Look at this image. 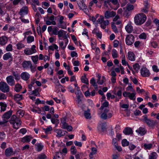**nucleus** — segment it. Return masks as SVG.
<instances>
[{
	"instance_id": "f257e3e1",
	"label": "nucleus",
	"mask_w": 159,
	"mask_h": 159,
	"mask_svg": "<svg viewBox=\"0 0 159 159\" xmlns=\"http://www.w3.org/2000/svg\"><path fill=\"white\" fill-rule=\"evenodd\" d=\"M146 19V16L144 14L140 13L135 16L134 22L136 25H140L144 23Z\"/></svg>"
},
{
	"instance_id": "f03ea898",
	"label": "nucleus",
	"mask_w": 159,
	"mask_h": 159,
	"mask_svg": "<svg viewBox=\"0 0 159 159\" xmlns=\"http://www.w3.org/2000/svg\"><path fill=\"white\" fill-rule=\"evenodd\" d=\"M9 122L11 124L13 125V128L16 129L19 128L21 124V122L19 119L14 115L11 116Z\"/></svg>"
},
{
	"instance_id": "7ed1b4c3",
	"label": "nucleus",
	"mask_w": 159,
	"mask_h": 159,
	"mask_svg": "<svg viewBox=\"0 0 159 159\" xmlns=\"http://www.w3.org/2000/svg\"><path fill=\"white\" fill-rule=\"evenodd\" d=\"M104 16L101 15L97 21V22L101 24V27L103 29H105L106 28V26L108 25L109 24L108 20H104Z\"/></svg>"
},
{
	"instance_id": "20e7f679",
	"label": "nucleus",
	"mask_w": 159,
	"mask_h": 159,
	"mask_svg": "<svg viewBox=\"0 0 159 159\" xmlns=\"http://www.w3.org/2000/svg\"><path fill=\"white\" fill-rule=\"evenodd\" d=\"M36 47L35 46L33 45L30 48H26L24 50V52L25 54L27 55H31L36 52Z\"/></svg>"
},
{
	"instance_id": "39448f33",
	"label": "nucleus",
	"mask_w": 159,
	"mask_h": 159,
	"mask_svg": "<svg viewBox=\"0 0 159 159\" xmlns=\"http://www.w3.org/2000/svg\"><path fill=\"white\" fill-rule=\"evenodd\" d=\"M143 120L150 127H154L157 122L156 120H151L148 119L146 116H144Z\"/></svg>"
},
{
	"instance_id": "423d86ee",
	"label": "nucleus",
	"mask_w": 159,
	"mask_h": 159,
	"mask_svg": "<svg viewBox=\"0 0 159 159\" xmlns=\"http://www.w3.org/2000/svg\"><path fill=\"white\" fill-rule=\"evenodd\" d=\"M0 90L3 93L9 92L10 88L8 84L5 82H0Z\"/></svg>"
},
{
	"instance_id": "0eeeda50",
	"label": "nucleus",
	"mask_w": 159,
	"mask_h": 159,
	"mask_svg": "<svg viewBox=\"0 0 159 159\" xmlns=\"http://www.w3.org/2000/svg\"><path fill=\"white\" fill-rule=\"evenodd\" d=\"M134 37L131 34L127 35L125 39L126 44L128 45H132L134 42Z\"/></svg>"
},
{
	"instance_id": "6e6552de",
	"label": "nucleus",
	"mask_w": 159,
	"mask_h": 159,
	"mask_svg": "<svg viewBox=\"0 0 159 159\" xmlns=\"http://www.w3.org/2000/svg\"><path fill=\"white\" fill-rule=\"evenodd\" d=\"M135 95L136 93L135 92L131 93L130 92L125 91L123 93V95L124 97H128L130 99L133 100H134L135 99Z\"/></svg>"
},
{
	"instance_id": "1a4fd4ad",
	"label": "nucleus",
	"mask_w": 159,
	"mask_h": 159,
	"mask_svg": "<svg viewBox=\"0 0 159 159\" xmlns=\"http://www.w3.org/2000/svg\"><path fill=\"white\" fill-rule=\"evenodd\" d=\"M141 75L143 77H148L150 75L148 70L146 67L142 68L140 70Z\"/></svg>"
},
{
	"instance_id": "9d476101",
	"label": "nucleus",
	"mask_w": 159,
	"mask_h": 159,
	"mask_svg": "<svg viewBox=\"0 0 159 159\" xmlns=\"http://www.w3.org/2000/svg\"><path fill=\"white\" fill-rule=\"evenodd\" d=\"M6 81L7 84L10 86H12L15 85V81L12 75L8 76L6 78Z\"/></svg>"
},
{
	"instance_id": "9b49d317",
	"label": "nucleus",
	"mask_w": 159,
	"mask_h": 159,
	"mask_svg": "<svg viewBox=\"0 0 159 159\" xmlns=\"http://www.w3.org/2000/svg\"><path fill=\"white\" fill-rule=\"evenodd\" d=\"M55 131L57 133L56 136L59 137L64 136L66 133H68L67 131L61 129H57L55 130Z\"/></svg>"
},
{
	"instance_id": "f8f14e48",
	"label": "nucleus",
	"mask_w": 159,
	"mask_h": 159,
	"mask_svg": "<svg viewBox=\"0 0 159 159\" xmlns=\"http://www.w3.org/2000/svg\"><path fill=\"white\" fill-rule=\"evenodd\" d=\"M116 15L115 12L113 11H106L104 14V17L106 19H109L110 17H112L115 16Z\"/></svg>"
},
{
	"instance_id": "ddd939ff",
	"label": "nucleus",
	"mask_w": 159,
	"mask_h": 159,
	"mask_svg": "<svg viewBox=\"0 0 159 159\" xmlns=\"http://www.w3.org/2000/svg\"><path fill=\"white\" fill-rule=\"evenodd\" d=\"M12 111L11 110L7 112L2 115V118L3 119L8 121V120L10 117L12 115Z\"/></svg>"
},
{
	"instance_id": "4468645a",
	"label": "nucleus",
	"mask_w": 159,
	"mask_h": 159,
	"mask_svg": "<svg viewBox=\"0 0 159 159\" xmlns=\"http://www.w3.org/2000/svg\"><path fill=\"white\" fill-rule=\"evenodd\" d=\"M125 29L128 33H132L133 31V28L132 25V23L131 22H129L125 26Z\"/></svg>"
},
{
	"instance_id": "2eb2a0df",
	"label": "nucleus",
	"mask_w": 159,
	"mask_h": 159,
	"mask_svg": "<svg viewBox=\"0 0 159 159\" xmlns=\"http://www.w3.org/2000/svg\"><path fill=\"white\" fill-rule=\"evenodd\" d=\"M112 116V114L111 113H109L107 114L106 113H102L100 116V117L102 119L106 120L111 118Z\"/></svg>"
},
{
	"instance_id": "dca6fc26",
	"label": "nucleus",
	"mask_w": 159,
	"mask_h": 159,
	"mask_svg": "<svg viewBox=\"0 0 159 159\" xmlns=\"http://www.w3.org/2000/svg\"><path fill=\"white\" fill-rule=\"evenodd\" d=\"M8 41V39L5 36L0 37V45L2 46L5 45Z\"/></svg>"
},
{
	"instance_id": "f3484780",
	"label": "nucleus",
	"mask_w": 159,
	"mask_h": 159,
	"mask_svg": "<svg viewBox=\"0 0 159 159\" xmlns=\"http://www.w3.org/2000/svg\"><path fill=\"white\" fill-rule=\"evenodd\" d=\"M28 13V8L26 6H25L22 7L20 10L19 12V14L21 16H23L27 14Z\"/></svg>"
},
{
	"instance_id": "a211bd4d",
	"label": "nucleus",
	"mask_w": 159,
	"mask_h": 159,
	"mask_svg": "<svg viewBox=\"0 0 159 159\" xmlns=\"http://www.w3.org/2000/svg\"><path fill=\"white\" fill-rule=\"evenodd\" d=\"M21 77L23 80L26 81L29 79L30 75L28 73L25 72L21 74Z\"/></svg>"
},
{
	"instance_id": "6ab92c4d",
	"label": "nucleus",
	"mask_w": 159,
	"mask_h": 159,
	"mask_svg": "<svg viewBox=\"0 0 159 159\" xmlns=\"http://www.w3.org/2000/svg\"><path fill=\"white\" fill-rule=\"evenodd\" d=\"M136 131L140 135H143L146 133L147 130L144 128L140 127L138 129L136 130Z\"/></svg>"
},
{
	"instance_id": "aec40b11",
	"label": "nucleus",
	"mask_w": 159,
	"mask_h": 159,
	"mask_svg": "<svg viewBox=\"0 0 159 159\" xmlns=\"http://www.w3.org/2000/svg\"><path fill=\"white\" fill-rule=\"evenodd\" d=\"M31 64V62L30 61H24L22 64V67L26 69L29 68Z\"/></svg>"
},
{
	"instance_id": "412c9836",
	"label": "nucleus",
	"mask_w": 159,
	"mask_h": 159,
	"mask_svg": "<svg viewBox=\"0 0 159 159\" xmlns=\"http://www.w3.org/2000/svg\"><path fill=\"white\" fill-rule=\"evenodd\" d=\"M77 4L80 9L84 10L86 9L87 6L85 4L83 0L80 1Z\"/></svg>"
},
{
	"instance_id": "4be33fe9",
	"label": "nucleus",
	"mask_w": 159,
	"mask_h": 159,
	"mask_svg": "<svg viewBox=\"0 0 159 159\" xmlns=\"http://www.w3.org/2000/svg\"><path fill=\"white\" fill-rule=\"evenodd\" d=\"M13 151L11 148H7L5 151V154L7 156H9L12 155Z\"/></svg>"
},
{
	"instance_id": "5701e85b",
	"label": "nucleus",
	"mask_w": 159,
	"mask_h": 159,
	"mask_svg": "<svg viewBox=\"0 0 159 159\" xmlns=\"http://www.w3.org/2000/svg\"><path fill=\"white\" fill-rule=\"evenodd\" d=\"M128 58L129 60L133 61L135 60V55L131 52H129L128 53Z\"/></svg>"
},
{
	"instance_id": "b1692460",
	"label": "nucleus",
	"mask_w": 159,
	"mask_h": 159,
	"mask_svg": "<svg viewBox=\"0 0 159 159\" xmlns=\"http://www.w3.org/2000/svg\"><path fill=\"white\" fill-rule=\"evenodd\" d=\"M91 150V152L90 153V154L89 155L90 159H92L93 158V155L96 154L97 152V149L94 147H92Z\"/></svg>"
},
{
	"instance_id": "393cba45",
	"label": "nucleus",
	"mask_w": 159,
	"mask_h": 159,
	"mask_svg": "<svg viewBox=\"0 0 159 159\" xmlns=\"http://www.w3.org/2000/svg\"><path fill=\"white\" fill-rule=\"evenodd\" d=\"M123 133L126 135H129L133 133L131 128L129 127L126 128L123 130Z\"/></svg>"
},
{
	"instance_id": "a878e982",
	"label": "nucleus",
	"mask_w": 159,
	"mask_h": 159,
	"mask_svg": "<svg viewBox=\"0 0 159 159\" xmlns=\"http://www.w3.org/2000/svg\"><path fill=\"white\" fill-rule=\"evenodd\" d=\"M32 137L30 136H26L22 139L21 141L23 143L29 142Z\"/></svg>"
},
{
	"instance_id": "bb28decb",
	"label": "nucleus",
	"mask_w": 159,
	"mask_h": 159,
	"mask_svg": "<svg viewBox=\"0 0 159 159\" xmlns=\"http://www.w3.org/2000/svg\"><path fill=\"white\" fill-rule=\"evenodd\" d=\"M81 81L82 83H85L87 84H89V80L86 77V75L85 74H84V76H81Z\"/></svg>"
},
{
	"instance_id": "cd10ccee",
	"label": "nucleus",
	"mask_w": 159,
	"mask_h": 159,
	"mask_svg": "<svg viewBox=\"0 0 159 159\" xmlns=\"http://www.w3.org/2000/svg\"><path fill=\"white\" fill-rule=\"evenodd\" d=\"M11 57V54L10 52L5 54L3 56V58L4 60H7Z\"/></svg>"
},
{
	"instance_id": "c85d7f7f",
	"label": "nucleus",
	"mask_w": 159,
	"mask_h": 159,
	"mask_svg": "<svg viewBox=\"0 0 159 159\" xmlns=\"http://www.w3.org/2000/svg\"><path fill=\"white\" fill-rule=\"evenodd\" d=\"M0 106H1V111H4L6 110L7 107V105L4 102H0Z\"/></svg>"
},
{
	"instance_id": "c756f323",
	"label": "nucleus",
	"mask_w": 159,
	"mask_h": 159,
	"mask_svg": "<svg viewBox=\"0 0 159 159\" xmlns=\"http://www.w3.org/2000/svg\"><path fill=\"white\" fill-rule=\"evenodd\" d=\"M22 89V87L21 85L18 83L16 84L15 85L14 90L16 92H18Z\"/></svg>"
},
{
	"instance_id": "7c9ffc66",
	"label": "nucleus",
	"mask_w": 159,
	"mask_h": 159,
	"mask_svg": "<svg viewBox=\"0 0 159 159\" xmlns=\"http://www.w3.org/2000/svg\"><path fill=\"white\" fill-rule=\"evenodd\" d=\"M89 112L90 110L89 109H88L87 111H84V116L86 119L90 118L91 117Z\"/></svg>"
},
{
	"instance_id": "2f4dec72",
	"label": "nucleus",
	"mask_w": 159,
	"mask_h": 159,
	"mask_svg": "<svg viewBox=\"0 0 159 159\" xmlns=\"http://www.w3.org/2000/svg\"><path fill=\"white\" fill-rule=\"evenodd\" d=\"M64 121L61 122V124H62L61 128L64 129H66L67 127H68V125L65 122L66 119L65 118H63Z\"/></svg>"
},
{
	"instance_id": "473e14b6",
	"label": "nucleus",
	"mask_w": 159,
	"mask_h": 159,
	"mask_svg": "<svg viewBox=\"0 0 159 159\" xmlns=\"http://www.w3.org/2000/svg\"><path fill=\"white\" fill-rule=\"evenodd\" d=\"M157 154L155 152H153L150 154L149 156V159H157Z\"/></svg>"
},
{
	"instance_id": "72a5a7b5",
	"label": "nucleus",
	"mask_w": 159,
	"mask_h": 159,
	"mask_svg": "<svg viewBox=\"0 0 159 159\" xmlns=\"http://www.w3.org/2000/svg\"><path fill=\"white\" fill-rule=\"evenodd\" d=\"M111 54L113 58H115L118 57V52L115 49H112Z\"/></svg>"
},
{
	"instance_id": "f704fd0d",
	"label": "nucleus",
	"mask_w": 159,
	"mask_h": 159,
	"mask_svg": "<svg viewBox=\"0 0 159 159\" xmlns=\"http://www.w3.org/2000/svg\"><path fill=\"white\" fill-rule=\"evenodd\" d=\"M55 82H53L55 84V87L56 88H59L61 87H62V85L60 84L59 80L57 78L55 79Z\"/></svg>"
},
{
	"instance_id": "c9c22d12",
	"label": "nucleus",
	"mask_w": 159,
	"mask_h": 159,
	"mask_svg": "<svg viewBox=\"0 0 159 159\" xmlns=\"http://www.w3.org/2000/svg\"><path fill=\"white\" fill-rule=\"evenodd\" d=\"M12 75L15 77V79L16 80H19L20 79V76L19 74L16 72L14 71H12Z\"/></svg>"
},
{
	"instance_id": "e433bc0d",
	"label": "nucleus",
	"mask_w": 159,
	"mask_h": 159,
	"mask_svg": "<svg viewBox=\"0 0 159 159\" xmlns=\"http://www.w3.org/2000/svg\"><path fill=\"white\" fill-rule=\"evenodd\" d=\"M38 55L32 56L31 57V59L34 64H36L37 63V61L38 60Z\"/></svg>"
},
{
	"instance_id": "4c0bfd02",
	"label": "nucleus",
	"mask_w": 159,
	"mask_h": 159,
	"mask_svg": "<svg viewBox=\"0 0 159 159\" xmlns=\"http://www.w3.org/2000/svg\"><path fill=\"white\" fill-rule=\"evenodd\" d=\"M35 145L36 147V148L38 151H40L42 149L43 146L41 145V143H37Z\"/></svg>"
},
{
	"instance_id": "58836bf2",
	"label": "nucleus",
	"mask_w": 159,
	"mask_h": 159,
	"mask_svg": "<svg viewBox=\"0 0 159 159\" xmlns=\"http://www.w3.org/2000/svg\"><path fill=\"white\" fill-rule=\"evenodd\" d=\"M122 145L123 147L128 146L129 144V143L125 139H124L121 141Z\"/></svg>"
},
{
	"instance_id": "ea45409f",
	"label": "nucleus",
	"mask_w": 159,
	"mask_h": 159,
	"mask_svg": "<svg viewBox=\"0 0 159 159\" xmlns=\"http://www.w3.org/2000/svg\"><path fill=\"white\" fill-rule=\"evenodd\" d=\"M14 97L15 99L17 101L21 100L22 98V95L19 94H17L15 95Z\"/></svg>"
},
{
	"instance_id": "a19ab883",
	"label": "nucleus",
	"mask_w": 159,
	"mask_h": 159,
	"mask_svg": "<svg viewBox=\"0 0 159 159\" xmlns=\"http://www.w3.org/2000/svg\"><path fill=\"white\" fill-rule=\"evenodd\" d=\"M109 105V103L108 102L106 101L104 102L102 106L99 108V109L101 110H102L104 109V107H108Z\"/></svg>"
},
{
	"instance_id": "79ce46f5",
	"label": "nucleus",
	"mask_w": 159,
	"mask_h": 159,
	"mask_svg": "<svg viewBox=\"0 0 159 159\" xmlns=\"http://www.w3.org/2000/svg\"><path fill=\"white\" fill-rule=\"evenodd\" d=\"M111 25L112 28L114 32L115 33H118V31L117 28H116L115 25V23L114 22H112L111 23Z\"/></svg>"
},
{
	"instance_id": "37998d69",
	"label": "nucleus",
	"mask_w": 159,
	"mask_h": 159,
	"mask_svg": "<svg viewBox=\"0 0 159 159\" xmlns=\"http://www.w3.org/2000/svg\"><path fill=\"white\" fill-rule=\"evenodd\" d=\"M34 40V38L33 36H28L27 39V42L28 43H30L33 42Z\"/></svg>"
},
{
	"instance_id": "c03bdc74",
	"label": "nucleus",
	"mask_w": 159,
	"mask_h": 159,
	"mask_svg": "<svg viewBox=\"0 0 159 159\" xmlns=\"http://www.w3.org/2000/svg\"><path fill=\"white\" fill-rule=\"evenodd\" d=\"M70 151L72 154H75L77 152V150L75 147L74 146H72L70 148Z\"/></svg>"
},
{
	"instance_id": "a18cd8bd",
	"label": "nucleus",
	"mask_w": 159,
	"mask_h": 159,
	"mask_svg": "<svg viewBox=\"0 0 159 159\" xmlns=\"http://www.w3.org/2000/svg\"><path fill=\"white\" fill-rule=\"evenodd\" d=\"M24 111L23 110L20 109L17 112V114H19V117L23 116L24 114Z\"/></svg>"
},
{
	"instance_id": "49530a36",
	"label": "nucleus",
	"mask_w": 159,
	"mask_h": 159,
	"mask_svg": "<svg viewBox=\"0 0 159 159\" xmlns=\"http://www.w3.org/2000/svg\"><path fill=\"white\" fill-rule=\"evenodd\" d=\"M126 90L127 91H131L133 92H135V90L133 89L131 84L126 88Z\"/></svg>"
},
{
	"instance_id": "de8ad7c7",
	"label": "nucleus",
	"mask_w": 159,
	"mask_h": 159,
	"mask_svg": "<svg viewBox=\"0 0 159 159\" xmlns=\"http://www.w3.org/2000/svg\"><path fill=\"white\" fill-rule=\"evenodd\" d=\"M82 96H77V100L76 101L77 102V103L78 104L79 106L82 103V100L81 99V98Z\"/></svg>"
},
{
	"instance_id": "09e8293b",
	"label": "nucleus",
	"mask_w": 159,
	"mask_h": 159,
	"mask_svg": "<svg viewBox=\"0 0 159 159\" xmlns=\"http://www.w3.org/2000/svg\"><path fill=\"white\" fill-rule=\"evenodd\" d=\"M39 88L36 89L32 92V94L34 95L35 96L39 95Z\"/></svg>"
},
{
	"instance_id": "8fccbe9b",
	"label": "nucleus",
	"mask_w": 159,
	"mask_h": 159,
	"mask_svg": "<svg viewBox=\"0 0 159 159\" xmlns=\"http://www.w3.org/2000/svg\"><path fill=\"white\" fill-rule=\"evenodd\" d=\"M47 73L52 75H53V67H50L48 69Z\"/></svg>"
},
{
	"instance_id": "3c124183",
	"label": "nucleus",
	"mask_w": 159,
	"mask_h": 159,
	"mask_svg": "<svg viewBox=\"0 0 159 159\" xmlns=\"http://www.w3.org/2000/svg\"><path fill=\"white\" fill-rule=\"evenodd\" d=\"M98 79L97 81V83L98 84H100V85L104 83V81H103V80H101V82H100V80L101 78V75H99V74H98Z\"/></svg>"
},
{
	"instance_id": "603ef678",
	"label": "nucleus",
	"mask_w": 159,
	"mask_h": 159,
	"mask_svg": "<svg viewBox=\"0 0 159 159\" xmlns=\"http://www.w3.org/2000/svg\"><path fill=\"white\" fill-rule=\"evenodd\" d=\"M133 67L134 69L137 72L140 69V66H139V64L137 63L133 65Z\"/></svg>"
},
{
	"instance_id": "864d4df0",
	"label": "nucleus",
	"mask_w": 159,
	"mask_h": 159,
	"mask_svg": "<svg viewBox=\"0 0 159 159\" xmlns=\"http://www.w3.org/2000/svg\"><path fill=\"white\" fill-rule=\"evenodd\" d=\"M17 48L18 49H20L24 48L25 45L24 44L21 43H19L16 44Z\"/></svg>"
},
{
	"instance_id": "5fc2aeb1",
	"label": "nucleus",
	"mask_w": 159,
	"mask_h": 159,
	"mask_svg": "<svg viewBox=\"0 0 159 159\" xmlns=\"http://www.w3.org/2000/svg\"><path fill=\"white\" fill-rule=\"evenodd\" d=\"M46 24L47 25H56V22L55 21H50L49 20H45Z\"/></svg>"
},
{
	"instance_id": "6e6d98bb",
	"label": "nucleus",
	"mask_w": 159,
	"mask_h": 159,
	"mask_svg": "<svg viewBox=\"0 0 159 159\" xmlns=\"http://www.w3.org/2000/svg\"><path fill=\"white\" fill-rule=\"evenodd\" d=\"M134 6L132 5L128 4L127 5L126 9L128 11H130L133 10L134 9Z\"/></svg>"
},
{
	"instance_id": "4d7b16f0",
	"label": "nucleus",
	"mask_w": 159,
	"mask_h": 159,
	"mask_svg": "<svg viewBox=\"0 0 159 159\" xmlns=\"http://www.w3.org/2000/svg\"><path fill=\"white\" fill-rule=\"evenodd\" d=\"M58 28L57 27H54L53 28V30L52 31V34L55 35L57 34Z\"/></svg>"
},
{
	"instance_id": "13d9d810",
	"label": "nucleus",
	"mask_w": 159,
	"mask_h": 159,
	"mask_svg": "<svg viewBox=\"0 0 159 159\" xmlns=\"http://www.w3.org/2000/svg\"><path fill=\"white\" fill-rule=\"evenodd\" d=\"M6 50L7 51H10L12 50V46L11 44H9L6 48Z\"/></svg>"
},
{
	"instance_id": "bf43d9fd",
	"label": "nucleus",
	"mask_w": 159,
	"mask_h": 159,
	"mask_svg": "<svg viewBox=\"0 0 159 159\" xmlns=\"http://www.w3.org/2000/svg\"><path fill=\"white\" fill-rule=\"evenodd\" d=\"M43 129L45 131V133L48 134V132L52 130V128L51 126H49L46 129L43 128Z\"/></svg>"
},
{
	"instance_id": "052dcab7",
	"label": "nucleus",
	"mask_w": 159,
	"mask_h": 159,
	"mask_svg": "<svg viewBox=\"0 0 159 159\" xmlns=\"http://www.w3.org/2000/svg\"><path fill=\"white\" fill-rule=\"evenodd\" d=\"M152 145L151 143L148 144H144L143 145L144 147L146 149H150L152 148Z\"/></svg>"
},
{
	"instance_id": "680f3d73",
	"label": "nucleus",
	"mask_w": 159,
	"mask_h": 159,
	"mask_svg": "<svg viewBox=\"0 0 159 159\" xmlns=\"http://www.w3.org/2000/svg\"><path fill=\"white\" fill-rule=\"evenodd\" d=\"M29 68H30L31 71L33 73L36 70V66H33L32 64Z\"/></svg>"
},
{
	"instance_id": "e2e57ef3",
	"label": "nucleus",
	"mask_w": 159,
	"mask_h": 159,
	"mask_svg": "<svg viewBox=\"0 0 159 159\" xmlns=\"http://www.w3.org/2000/svg\"><path fill=\"white\" fill-rule=\"evenodd\" d=\"M64 31L62 30H60L58 32L57 34L59 37H61L63 36Z\"/></svg>"
},
{
	"instance_id": "0e129e2a",
	"label": "nucleus",
	"mask_w": 159,
	"mask_h": 159,
	"mask_svg": "<svg viewBox=\"0 0 159 159\" xmlns=\"http://www.w3.org/2000/svg\"><path fill=\"white\" fill-rule=\"evenodd\" d=\"M6 98L7 96L4 94L0 93V100L5 99Z\"/></svg>"
},
{
	"instance_id": "69168bd1",
	"label": "nucleus",
	"mask_w": 159,
	"mask_h": 159,
	"mask_svg": "<svg viewBox=\"0 0 159 159\" xmlns=\"http://www.w3.org/2000/svg\"><path fill=\"white\" fill-rule=\"evenodd\" d=\"M38 158L39 159H46V156L44 154H41L38 156Z\"/></svg>"
},
{
	"instance_id": "338daca9",
	"label": "nucleus",
	"mask_w": 159,
	"mask_h": 159,
	"mask_svg": "<svg viewBox=\"0 0 159 159\" xmlns=\"http://www.w3.org/2000/svg\"><path fill=\"white\" fill-rule=\"evenodd\" d=\"M152 68L153 70L156 72H157L159 71V69L157 68V66L156 65H154L152 66Z\"/></svg>"
},
{
	"instance_id": "774afa93",
	"label": "nucleus",
	"mask_w": 159,
	"mask_h": 159,
	"mask_svg": "<svg viewBox=\"0 0 159 159\" xmlns=\"http://www.w3.org/2000/svg\"><path fill=\"white\" fill-rule=\"evenodd\" d=\"M139 37L140 39H145L146 38V35L145 33H143L139 35Z\"/></svg>"
}]
</instances>
